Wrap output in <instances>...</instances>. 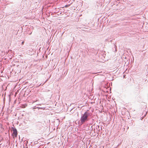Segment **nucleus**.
<instances>
[{
  "label": "nucleus",
  "instance_id": "nucleus-7",
  "mask_svg": "<svg viewBox=\"0 0 148 148\" xmlns=\"http://www.w3.org/2000/svg\"><path fill=\"white\" fill-rule=\"evenodd\" d=\"M100 128H101V130H102V127H101Z\"/></svg>",
  "mask_w": 148,
  "mask_h": 148
},
{
  "label": "nucleus",
  "instance_id": "nucleus-3",
  "mask_svg": "<svg viewBox=\"0 0 148 148\" xmlns=\"http://www.w3.org/2000/svg\"><path fill=\"white\" fill-rule=\"evenodd\" d=\"M32 31L30 30L29 29H28L26 31V34H29V35H30L32 34Z\"/></svg>",
  "mask_w": 148,
  "mask_h": 148
},
{
  "label": "nucleus",
  "instance_id": "nucleus-8",
  "mask_svg": "<svg viewBox=\"0 0 148 148\" xmlns=\"http://www.w3.org/2000/svg\"><path fill=\"white\" fill-rule=\"evenodd\" d=\"M72 110V109H71L70 110V111H71V110Z\"/></svg>",
  "mask_w": 148,
  "mask_h": 148
},
{
  "label": "nucleus",
  "instance_id": "nucleus-9",
  "mask_svg": "<svg viewBox=\"0 0 148 148\" xmlns=\"http://www.w3.org/2000/svg\"><path fill=\"white\" fill-rule=\"evenodd\" d=\"M141 120H142V117H141Z\"/></svg>",
  "mask_w": 148,
  "mask_h": 148
},
{
  "label": "nucleus",
  "instance_id": "nucleus-5",
  "mask_svg": "<svg viewBox=\"0 0 148 148\" xmlns=\"http://www.w3.org/2000/svg\"><path fill=\"white\" fill-rule=\"evenodd\" d=\"M43 85V84H40L38 85L37 86V87H39L40 86H42Z\"/></svg>",
  "mask_w": 148,
  "mask_h": 148
},
{
  "label": "nucleus",
  "instance_id": "nucleus-4",
  "mask_svg": "<svg viewBox=\"0 0 148 148\" xmlns=\"http://www.w3.org/2000/svg\"><path fill=\"white\" fill-rule=\"evenodd\" d=\"M69 5H66L64 6V7L65 8H67V7H69Z\"/></svg>",
  "mask_w": 148,
  "mask_h": 148
},
{
  "label": "nucleus",
  "instance_id": "nucleus-1",
  "mask_svg": "<svg viewBox=\"0 0 148 148\" xmlns=\"http://www.w3.org/2000/svg\"><path fill=\"white\" fill-rule=\"evenodd\" d=\"M90 116V114L88 112V110L85 112V113L82 114L80 120V124H83L87 121L89 120V117Z\"/></svg>",
  "mask_w": 148,
  "mask_h": 148
},
{
  "label": "nucleus",
  "instance_id": "nucleus-6",
  "mask_svg": "<svg viewBox=\"0 0 148 148\" xmlns=\"http://www.w3.org/2000/svg\"><path fill=\"white\" fill-rule=\"evenodd\" d=\"M24 41H23L22 42V45H23L24 44Z\"/></svg>",
  "mask_w": 148,
  "mask_h": 148
},
{
  "label": "nucleus",
  "instance_id": "nucleus-2",
  "mask_svg": "<svg viewBox=\"0 0 148 148\" xmlns=\"http://www.w3.org/2000/svg\"><path fill=\"white\" fill-rule=\"evenodd\" d=\"M12 129L13 131L12 135L13 137H16L17 136V131L16 129L14 127H12Z\"/></svg>",
  "mask_w": 148,
  "mask_h": 148
}]
</instances>
